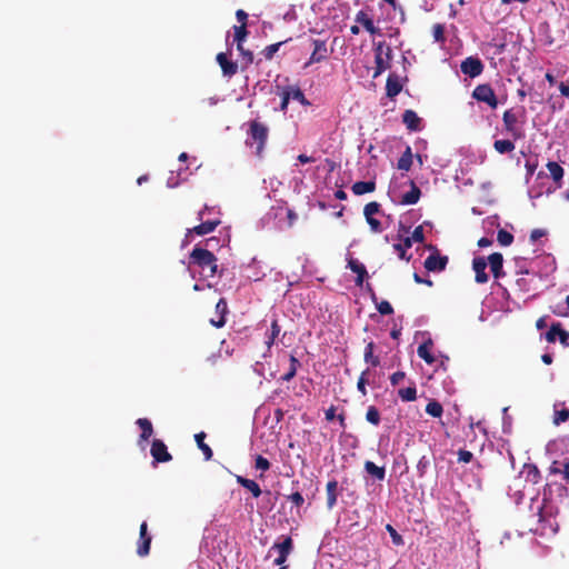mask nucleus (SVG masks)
Segmentation results:
<instances>
[{
    "mask_svg": "<svg viewBox=\"0 0 569 569\" xmlns=\"http://www.w3.org/2000/svg\"><path fill=\"white\" fill-rule=\"evenodd\" d=\"M237 482L243 488L248 489L254 498L260 497L262 493L260 486L252 479L237 476Z\"/></svg>",
    "mask_w": 569,
    "mask_h": 569,
    "instance_id": "25",
    "label": "nucleus"
},
{
    "mask_svg": "<svg viewBox=\"0 0 569 569\" xmlns=\"http://www.w3.org/2000/svg\"><path fill=\"white\" fill-rule=\"evenodd\" d=\"M561 323L555 322L550 326V329L546 333V340L550 343H553L559 335Z\"/></svg>",
    "mask_w": 569,
    "mask_h": 569,
    "instance_id": "41",
    "label": "nucleus"
},
{
    "mask_svg": "<svg viewBox=\"0 0 569 569\" xmlns=\"http://www.w3.org/2000/svg\"><path fill=\"white\" fill-rule=\"evenodd\" d=\"M426 412L433 418H440L443 413L442 405L437 400H430L426 406Z\"/></svg>",
    "mask_w": 569,
    "mask_h": 569,
    "instance_id": "36",
    "label": "nucleus"
},
{
    "mask_svg": "<svg viewBox=\"0 0 569 569\" xmlns=\"http://www.w3.org/2000/svg\"><path fill=\"white\" fill-rule=\"evenodd\" d=\"M421 196V191L413 180H410V190L402 194L400 203L401 204H416Z\"/></svg>",
    "mask_w": 569,
    "mask_h": 569,
    "instance_id": "21",
    "label": "nucleus"
},
{
    "mask_svg": "<svg viewBox=\"0 0 569 569\" xmlns=\"http://www.w3.org/2000/svg\"><path fill=\"white\" fill-rule=\"evenodd\" d=\"M406 378V372L396 371L390 376V383L396 387Z\"/></svg>",
    "mask_w": 569,
    "mask_h": 569,
    "instance_id": "54",
    "label": "nucleus"
},
{
    "mask_svg": "<svg viewBox=\"0 0 569 569\" xmlns=\"http://www.w3.org/2000/svg\"><path fill=\"white\" fill-rule=\"evenodd\" d=\"M151 540H152V538L148 533V525L146 521H143L140 525L139 541H138V546H137V553L140 557H146L149 555Z\"/></svg>",
    "mask_w": 569,
    "mask_h": 569,
    "instance_id": "11",
    "label": "nucleus"
},
{
    "mask_svg": "<svg viewBox=\"0 0 569 569\" xmlns=\"http://www.w3.org/2000/svg\"><path fill=\"white\" fill-rule=\"evenodd\" d=\"M136 423L141 429L140 441H147L153 433L151 421L147 418H139Z\"/></svg>",
    "mask_w": 569,
    "mask_h": 569,
    "instance_id": "29",
    "label": "nucleus"
},
{
    "mask_svg": "<svg viewBox=\"0 0 569 569\" xmlns=\"http://www.w3.org/2000/svg\"><path fill=\"white\" fill-rule=\"evenodd\" d=\"M432 346V340L428 339L427 341L421 343L417 349L418 356L421 359H423L428 365H432L436 361L433 355L431 353Z\"/></svg>",
    "mask_w": 569,
    "mask_h": 569,
    "instance_id": "23",
    "label": "nucleus"
},
{
    "mask_svg": "<svg viewBox=\"0 0 569 569\" xmlns=\"http://www.w3.org/2000/svg\"><path fill=\"white\" fill-rule=\"evenodd\" d=\"M366 221L369 224L372 232L379 233L383 230L381 222L375 217L369 216V218H366Z\"/></svg>",
    "mask_w": 569,
    "mask_h": 569,
    "instance_id": "51",
    "label": "nucleus"
},
{
    "mask_svg": "<svg viewBox=\"0 0 569 569\" xmlns=\"http://www.w3.org/2000/svg\"><path fill=\"white\" fill-rule=\"evenodd\" d=\"M472 98L479 102L487 103L492 109H496L498 106L496 93L488 83L478 84L472 91Z\"/></svg>",
    "mask_w": 569,
    "mask_h": 569,
    "instance_id": "5",
    "label": "nucleus"
},
{
    "mask_svg": "<svg viewBox=\"0 0 569 569\" xmlns=\"http://www.w3.org/2000/svg\"><path fill=\"white\" fill-rule=\"evenodd\" d=\"M492 244V240L487 238V237H482L478 240V246L480 248H486V247H490Z\"/></svg>",
    "mask_w": 569,
    "mask_h": 569,
    "instance_id": "62",
    "label": "nucleus"
},
{
    "mask_svg": "<svg viewBox=\"0 0 569 569\" xmlns=\"http://www.w3.org/2000/svg\"><path fill=\"white\" fill-rule=\"evenodd\" d=\"M497 241L500 246L507 247L513 242V236L505 229H499L497 233Z\"/></svg>",
    "mask_w": 569,
    "mask_h": 569,
    "instance_id": "38",
    "label": "nucleus"
},
{
    "mask_svg": "<svg viewBox=\"0 0 569 569\" xmlns=\"http://www.w3.org/2000/svg\"><path fill=\"white\" fill-rule=\"evenodd\" d=\"M220 223H221V221L219 219L203 221L200 224L194 226L191 229H188V234L189 233H196L197 236L208 234V233L212 232Z\"/></svg>",
    "mask_w": 569,
    "mask_h": 569,
    "instance_id": "18",
    "label": "nucleus"
},
{
    "mask_svg": "<svg viewBox=\"0 0 569 569\" xmlns=\"http://www.w3.org/2000/svg\"><path fill=\"white\" fill-rule=\"evenodd\" d=\"M487 260L485 257H475L472 260V269L475 271V280L477 283H486L489 279L487 272Z\"/></svg>",
    "mask_w": 569,
    "mask_h": 569,
    "instance_id": "13",
    "label": "nucleus"
},
{
    "mask_svg": "<svg viewBox=\"0 0 569 569\" xmlns=\"http://www.w3.org/2000/svg\"><path fill=\"white\" fill-rule=\"evenodd\" d=\"M393 249L398 253L400 259L407 260V261L410 260L411 256H407V249H405L401 243H395Z\"/></svg>",
    "mask_w": 569,
    "mask_h": 569,
    "instance_id": "56",
    "label": "nucleus"
},
{
    "mask_svg": "<svg viewBox=\"0 0 569 569\" xmlns=\"http://www.w3.org/2000/svg\"><path fill=\"white\" fill-rule=\"evenodd\" d=\"M559 90L561 92L562 96L565 97H569V84L565 83V82H561L559 84Z\"/></svg>",
    "mask_w": 569,
    "mask_h": 569,
    "instance_id": "63",
    "label": "nucleus"
},
{
    "mask_svg": "<svg viewBox=\"0 0 569 569\" xmlns=\"http://www.w3.org/2000/svg\"><path fill=\"white\" fill-rule=\"evenodd\" d=\"M562 477L569 483V461L563 465Z\"/></svg>",
    "mask_w": 569,
    "mask_h": 569,
    "instance_id": "64",
    "label": "nucleus"
},
{
    "mask_svg": "<svg viewBox=\"0 0 569 569\" xmlns=\"http://www.w3.org/2000/svg\"><path fill=\"white\" fill-rule=\"evenodd\" d=\"M432 34L436 42H445V26L441 23L433 24Z\"/></svg>",
    "mask_w": 569,
    "mask_h": 569,
    "instance_id": "43",
    "label": "nucleus"
},
{
    "mask_svg": "<svg viewBox=\"0 0 569 569\" xmlns=\"http://www.w3.org/2000/svg\"><path fill=\"white\" fill-rule=\"evenodd\" d=\"M369 373V369H366L365 371L361 372L359 379H358V382H357V389L359 392L362 393V396H366L367 395V382H368V379H367V376Z\"/></svg>",
    "mask_w": 569,
    "mask_h": 569,
    "instance_id": "46",
    "label": "nucleus"
},
{
    "mask_svg": "<svg viewBox=\"0 0 569 569\" xmlns=\"http://www.w3.org/2000/svg\"><path fill=\"white\" fill-rule=\"evenodd\" d=\"M337 489L338 482L337 480H330L327 482L326 491H327V508L331 510L337 503Z\"/></svg>",
    "mask_w": 569,
    "mask_h": 569,
    "instance_id": "26",
    "label": "nucleus"
},
{
    "mask_svg": "<svg viewBox=\"0 0 569 569\" xmlns=\"http://www.w3.org/2000/svg\"><path fill=\"white\" fill-rule=\"evenodd\" d=\"M291 99L299 101L303 106L309 104V101L306 99L305 93L298 87H291Z\"/></svg>",
    "mask_w": 569,
    "mask_h": 569,
    "instance_id": "50",
    "label": "nucleus"
},
{
    "mask_svg": "<svg viewBox=\"0 0 569 569\" xmlns=\"http://www.w3.org/2000/svg\"><path fill=\"white\" fill-rule=\"evenodd\" d=\"M356 22L362 24V27L371 34L378 32V29L376 28L373 20L362 10H360L356 14Z\"/></svg>",
    "mask_w": 569,
    "mask_h": 569,
    "instance_id": "27",
    "label": "nucleus"
},
{
    "mask_svg": "<svg viewBox=\"0 0 569 569\" xmlns=\"http://www.w3.org/2000/svg\"><path fill=\"white\" fill-rule=\"evenodd\" d=\"M376 308L383 316H389L393 313V308L387 300L378 301L376 303Z\"/></svg>",
    "mask_w": 569,
    "mask_h": 569,
    "instance_id": "45",
    "label": "nucleus"
},
{
    "mask_svg": "<svg viewBox=\"0 0 569 569\" xmlns=\"http://www.w3.org/2000/svg\"><path fill=\"white\" fill-rule=\"evenodd\" d=\"M348 267L350 268L351 271L357 273L356 284L362 286L365 278L368 277V272L365 264H362L359 260L351 258L348 260Z\"/></svg>",
    "mask_w": 569,
    "mask_h": 569,
    "instance_id": "20",
    "label": "nucleus"
},
{
    "mask_svg": "<svg viewBox=\"0 0 569 569\" xmlns=\"http://www.w3.org/2000/svg\"><path fill=\"white\" fill-rule=\"evenodd\" d=\"M292 549H293V541H292V538L289 536L286 537L282 542H276L270 549V551L271 550L278 551V557L273 561L274 565L282 566L287 561V558L291 553Z\"/></svg>",
    "mask_w": 569,
    "mask_h": 569,
    "instance_id": "6",
    "label": "nucleus"
},
{
    "mask_svg": "<svg viewBox=\"0 0 569 569\" xmlns=\"http://www.w3.org/2000/svg\"><path fill=\"white\" fill-rule=\"evenodd\" d=\"M398 397L406 402H411L417 399V387L413 381L407 388H400L398 390Z\"/></svg>",
    "mask_w": 569,
    "mask_h": 569,
    "instance_id": "28",
    "label": "nucleus"
},
{
    "mask_svg": "<svg viewBox=\"0 0 569 569\" xmlns=\"http://www.w3.org/2000/svg\"><path fill=\"white\" fill-rule=\"evenodd\" d=\"M460 69L463 74L476 78L482 73L483 63L477 57H468L461 62Z\"/></svg>",
    "mask_w": 569,
    "mask_h": 569,
    "instance_id": "9",
    "label": "nucleus"
},
{
    "mask_svg": "<svg viewBox=\"0 0 569 569\" xmlns=\"http://www.w3.org/2000/svg\"><path fill=\"white\" fill-rule=\"evenodd\" d=\"M546 234V231L542 229H533L530 233V240L532 242H536L538 239L543 237Z\"/></svg>",
    "mask_w": 569,
    "mask_h": 569,
    "instance_id": "60",
    "label": "nucleus"
},
{
    "mask_svg": "<svg viewBox=\"0 0 569 569\" xmlns=\"http://www.w3.org/2000/svg\"><path fill=\"white\" fill-rule=\"evenodd\" d=\"M375 343L370 341L365 348V361L370 363L372 367H378L380 365V359L378 356L373 355Z\"/></svg>",
    "mask_w": 569,
    "mask_h": 569,
    "instance_id": "34",
    "label": "nucleus"
},
{
    "mask_svg": "<svg viewBox=\"0 0 569 569\" xmlns=\"http://www.w3.org/2000/svg\"><path fill=\"white\" fill-rule=\"evenodd\" d=\"M569 419V410L562 409L556 413L555 423L559 425L560 422H565Z\"/></svg>",
    "mask_w": 569,
    "mask_h": 569,
    "instance_id": "57",
    "label": "nucleus"
},
{
    "mask_svg": "<svg viewBox=\"0 0 569 569\" xmlns=\"http://www.w3.org/2000/svg\"><path fill=\"white\" fill-rule=\"evenodd\" d=\"M522 471L527 482L537 485L541 481V472L535 463H525Z\"/></svg>",
    "mask_w": 569,
    "mask_h": 569,
    "instance_id": "22",
    "label": "nucleus"
},
{
    "mask_svg": "<svg viewBox=\"0 0 569 569\" xmlns=\"http://www.w3.org/2000/svg\"><path fill=\"white\" fill-rule=\"evenodd\" d=\"M546 167L549 171L550 178L552 179V181L555 183V188L556 189L561 188L563 176H565L563 168L556 161H548Z\"/></svg>",
    "mask_w": 569,
    "mask_h": 569,
    "instance_id": "16",
    "label": "nucleus"
},
{
    "mask_svg": "<svg viewBox=\"0 0 569 569\" xmlns=\"http://www.w3.org/2000/svg\"><path fill=\"white\" fill-rule=\"evenodd\" d=\"M247 133H248V139H247L246 143L249 146L256 144V153L258 156H260L262 153L266 142L268 140V134H269L268 127L258 120H252L249 122V129H248Z\"/></svg>",
    "mask_w": 569,
    "mask_h": 569,
    "instance_id": "2",
    "label": "nucleus"
},
{
    "mask_svg": "<svg viewBox=\"0 0 569 569\" xmlns=\"http://www.w3.org/2000/svg\"><path fill=\"white\" fill-rule=\"evenodd\" d=\"M487 263H489L492 276L495 279H500L505 276L503 272V257L500 252H493L491 253L488 259Z\"/></svg>",
    "mask_w": 569,
    "mask_h": 569,
    "instance_id": "15",
    "label": "nucleus"
},
{
    "mask_svg": "<svg viewBox=\"0 0 569 569\" xmlns=\"http://www.w3.org/2000/svg\"><path fill=\"white\" fill-rule=\"evenodd\" d=\"M325 415H326V419H327L328 421L333 420V419L336 418V407H335V406H330V407L326 410Z\"/></svg>",
    "mask_w": 569,
    "mask_h": 569,
    "instance_id": "61",
    "label": "nucleus"
},
{
    "mask_svg": "<svg viewBox=\"0 0 569 569\" xmlns=\"http://www.w3.org/2000/svg\"><path fill=\"white\" fill-rule=\"evenodd\" d=\"M287 499L297 508L301 507L305 502L302 495L299 491L292 492Z\"/></svg>",
    "mask_w": 569,
    "mask_h": 569,
    "instance_id": "52",
    "label": "nucleus"
},
{
    "mask_svg": "<svg viewBox=\"0 0 569 569\" xmlns=\"http://www.w3.org/2000/svg\"><path fill=\"white\" fill-rule=\"evenodd\" d=\"M351 190L356 196L373 192L376 190V182L373 180L357 181L352 184Z\"/></svg>",
    "mask_w": 569,
    "mask_h": 569,
    "instance_id": "24",
    "label": "nucleus"
},
{
    "mask_svg": "<svg viewBox=\"0 0 569 569\" xmlns=\"http://www.w3.org/2000/svg\"><path fill=\"white\" fill-rule=\"evenodd\" d=\"M386 529L389 532V535L391 537V540H392V543L395 546H402L403 545V539H402L401 535L398 533V531L391 525H387Z\"/></svg>",
    "mask_w": 569,
    "mask_h": 569,
    "instance_id": "47",
    "label": "nucleus"
},
{
    "mask_svg": "<svg viewBox=\"0 0 569 569\" xmlns=\"http://www.w3.org/2000/svg\"><path fill=\"white\" fill-rule=\"evenodd\" d=\"M313 51L309 60L305 63V68H308L312 63H318L328 58V49L325 40L312 39Z\"/></svg>",
    "mask_w": 569,
    "mask_h": 569,
    "instance_id": "8",
    "label": "nucleus"
},
{
    "mask_svg": "<svg viewBox=\"0 0 569 569\" xmlns=\"http://www.w3.org/2000/svg\"><path fill=\"white\" fill-rule=\"evenodd\" d=\"M502 122L505 131L510 134L513 140H521L525 138V121L519 120V113L517 111L513 109L506 110L502 114Z\"/></svg>",
    "mask_w": 569,
    "mask_h": 569,
    "instance_id": "3",
    "label": "nucleus"
},
{
    "mask_svg": "<svg viewBox=\"0 0 569 569\" xmlns=\"http://www.w3.org/2000/svg\"><path fill=\"white\" fill-rule=\"evenodd\" d=\"M236 18H237L238 22L240 23V26H247L248 13L244 10H242V9L237 10Z\"/></svg>",
    "mask_w": 569,
    "mask_h": 569,
    "instance_id": "59",
    "label": "nucleus"
},
{
    "mask_svg": "<svg viewBox=\"0 0 569 569\" xmlns=\"http://www.w3.org/2000/svg\"><path fill=\"white\" fill-rule=\"evenodd\" d=\"M242 57L241 69L246 70L253 62V53L249 50H246L242 47V50H238Z\"/></svg>",
    "mask_w": 569,
    "mask_h": 569,
    "instance_id": "42",
    "label": "nucleus"
},
{
    "mask_svg": "<svg viewBox=\"0 0 569 569\" xmlns=\"http://www.w3.org/2000/svg\"><path fill=\"white\" fill-rule=\"evenodd\" d=\"M493 148L498 153L505 154V153L512 152L516 147H515L513 141L503 139V140H496L493 142Z\"/></svg>",
    "mask_w": 569,
    "mask_h": 569,
    "instance_id": "33",
    "label": "nucleus"
},
{
    "mask_svg": "<svg viewBox=\"0 0 569 569\" xmlns=\"http://www.w3.org/2000/svg\"><path fill=\"white\" fill-rule=\"evenodd\" d=\"M559 341L563 347H569V332L566 331L562 326L560 327V331L558 335Z\"/></svg>",
    "mask_w": 569,
    "mask_h": 569,
    "instance_id": "58",
    "label": "nucleus"
},
{
    "mask_svg": "<svg viewBox=\"0 0 569 569\" xmlns=\"http://www.w3.org/2000/svg\"><path fill=\"white\" fill-rule=\"evenodd\" d=\"M402 90V83L398 74L390 73L386 82V94L392 99L398 96Z\"/></svg>",
    "mask_w": 569,
    "mask_h": 569,
    "instance_id": "17",
    "label": "nucleus"
},
{
    "mask_svg": "<svg viewBox=\"0 0 569 569\" xmlns=\"http://www.w3.org/2000/svg\"><path fill=\"white\" fill-rule=\"evenodd\" d=\"M280 331H281V327L278 323V320L277 319L272 320L270 333L268 335V339L266 341V345L268 346V348H270L274 343V340L279 336Z\"/></svg>",
    "mask_w": 569,
    "mask_h": 569,
    "instance_id": "37",
    "label": "nucleus"
},
{
    "mask_svg": "<svg viewBox=\"0 0 569 569\" xmlns=\"http://www.w3.org/2000/svg\"><path fill=\"white\" fill-rule=\"evenodd\" d=\"M380 212V203L372 201L365 206L363 208V214L366 218H369V216L373 217L375 214Z\"/></svg>",
    "mask_w": 569,
    "mask_h": 569,
    "instance_id": "44",
    "label": "nucleus"
},
{
    "mask_svg": "<svg viewBox=\"0 0 569 569\" xmlns=\"http://www.w3.org/2000/svg\"><path fill=\"white\" fill-rule=\"evenodd\" d=\"M150 453L156 462H169L172 459L166 443L160 439L152 441Z\"/></svg>",
    "mask_w": 569,
    "mask_h": 569,
    "instance_id": "10",
    "label": "nucleus"
},
{
    "mask_svg": "<svg viewBox=\"0 0 569 569\" xmlns=\"http://www.w3.org/2000/svg\"><path fill=\"white\" fill-rule=\"evenodd\" d=\"M189 258L190 263L199 267L207 277L212 278L218 273V259L211 251L196 246Z\"/></svg>",
    "mask_w": 569,
    "mask_h": 569,
    "instance_id": "1",
    "label": "nucleus"
},
{
    "mask_svg": "<svg viewBox=\"0 0 569 569\" xmlns=\"http://www.w3.org/2000/svg\"><path fill=\"white\" fill-rule=\"evenodd\" d=\"M366 419L368 422L378 426L380 423V412L375 406H370L366 412Z\"/></svg>",
    "mask_w": 569,
    "mask_h": 569,
    "instance_id": "40",
    "label": "nucleus"
},
{
    "mask_svg": "<svg viewBox=\"0 0 569 569\" xmlns=\"http://www.w3.org/2000/svg\"><path fill=\"white\" fill-rule=\"evenodd\" d=\"M413 154L411 147H407L401 157L398 160L397 168L399 170L409 171L412 166Z\"/></svg>",
    "mask_w": 569,
    "mask_h": 569,
    "instance_id": "30",
    "label": "nucleus"
},
{
    "mask_svg": "<svg viewBox=\"0 0 569 569\" xmlns=\"http://www.w3.org/2000/svg\"><path fill=\"white\" fill-rule=\"evenodd\" d=\"M216 60H217L218 64L220 66L222 74L224 77L231 78L237 73L238 64L236 62L231 61L228 58L227 53L219 52L216 57Z\"/></svg>",
    "mask_w": 569,
    "mask_h": 569,
    "instance_id": "12",
    "label": "nucleus"
},
{
    "mask_svg": "<svg viewBox=\"0 0 569 569\" xmlns=\"http://www.w3.org/2000/svg\"><path fill=\"white\" fill-rule=\"evenodd\" d=\"M229 312L228 302L224 298H220L216 305L217 318H211L210 323L216 328H222L226 325V316Z\"/></svg>",
    "mask_w": 569,
    "mask_h": 569,
    "instance_id": "14",
    "label": "nucleus"
},
{
    "mask_svg": "<svg viewBox=\"0 0 569 569\" xmlns=\"http://www.w3.org/2000/svg\"><path fill=\"white\" fill-rule=\"evenodd\" d=\"M411 238H412L413 242H423L425 233H423L422 226H418L415 228Z\"/></svg>",
    "mask_w": 569,
    "mask_h": 569,
    "instance_id": "55",
    "label": "nucleus"
},
{
    "mask_svg": "<svg viewBox=\"0 0 569 569\" xmlns=\"http://www.w3.org/2000/svg\"><path fill=\"white\" fill-rule=\"evenodd\" d=\"M280 97H281L280 109L282 111H284V110H287L289 101L291 99V87L283 88L280 93Z\"/></svg>",
    "mask_w": 569,
    "mask_h": 569,
    "instance_id": "48",
    "label": "nucleus"
},
{
    "mask_svg": "<svg viewBox=\"0 0 569 569\" xmlns=\"http://www.w3.org/2000/svg\"><path fill=\"white\" fill-rule=\"evenodd\" d=\"M392 58V50L385 41L378 42L375 47V62L376 68L373 78L380 76L383 71L390 68Z\"/></svg>",
    "mask_w": 569,
    "mask_h": 569,
    "instance_id": "4",
    "label": "nucleus"
},
{
    "mask_svg": "<svg viewBox=\"0 0 569 569\" xmlns=\"http://www.w3.org/2000/svg\"><path fill=\"white\" fill-rule=\"evenodd\" d=\"M206 433L199 432L194 436L198 448L202 451L204 459L208 461L212 458V449L204 442Z\"/></svg>",
    "mask_w": 569,
    "mask_h": 569,
    "instance_id": "32",
    "label": "nucleus"
},
{
    "mask_svg": "<svg viewBox=\"0 0 569 569\" xmlns=\"http://www.w3.org/2000/svg\"><path fill=\"white\" fill-rule=\"evenodd\" d=\"M402 122L406 124L407 129L410 131H420L421 130V119L413 110H406L402 114Z\"/></svg>",
    "mask_w": 569,
    "mask_h": 569,
    "instance_id": "19",
    "label": "nucleus"
},
{
    "mask_svg": "<svg viewBox=\"0 0 569 569\" xmlns=\"http://www.w3.org/2000/svg\"><path fill=\"white\" fill-rule=\"evenodd\" d=\"M472 458H473L472 452H470L468 450L460 449L458 451V461L459 462L468 463L472 460Z\"/></svg>",
    "mask_w": 569,
    "mask_h": 569,
    "instance_id": "53",
    "label": "nucleus"
},
{
    "mask_svg": "<svg viewBox=\"0 0 569 569\" xmlns=\"http://www.w3.org/2000/svg\"><path fill=\"white\" fill-rule=\"evenodd\" d=\"M365 470L372 477H375L378 480H383L386 477V470L383 467H378L372 461H366L365 462Z\"/></svg>",
    "mask_w": 569,
    "mask_h": 569,
    "instance_id": "31",
    "label": "nucleus"
},
{
    "mask_svg": "<svg viewBox=\"0 0 569 569\" xmlns=\"http://www.w3.org/2000/svg\"><path fill=\"white\" fill-rule=\"evenodd\" d=\"M448 261L447 256H441L439 251L435 249V252L426 258L423 266L429 272H440L446 269Z\"/></svg>",
    "mask_w": 569,
    "mask_h": 569,
    "instance_id": "7",
    "label": "nucleus"
},
{
    "mask_svg": "<svg viewBox=\"0 0 569 569\" xmlns=\"http://www.w3.org/2000/svg\"><path fill=\"white\" fill-rule=\"evenodd\" d=\"M233 39L237 42V50H242V43L248 36L247 26H233Z\"/></svg>",
    "mask_w": 569,
    "mask_h": 569,
    "instance_id": "35",
    "label": "nucleus"
},
{
    "mask_svg": "<svg viewBox=\"0 0 569 569\" xmlns=\"http://www.w3.org/2000/svg\"><path fill=\"white\" fill-rule=\"evenodd\" d=\"M254 468L257 470L267 471L270 469V462L263 456L258 455L254 460Z\"/></svg>",
    "mask_w": 569,
    "mask_h": 569,
    "instance_id": "49",
    "label": "nucleus"
},
{
    "mask_svg": "<svg viewBox=\"0 0 569 569\" xmlns=\"http://www.w3.org/2000/svg\"><path fill=\"white\" fill-rule=\"evenodd\" d=\"M286 41H280V42H277V43H272V44H269L262 51L261 53L263 54V57L267 59V60H271L273 58V56L278 52V50L280 49V47L286 43Z\"/></svg>",
    "mask_w": 569,
    "mask_h": 569,
    "instance_id": "39",
    "label": "nucleus"
}]
</instances>
